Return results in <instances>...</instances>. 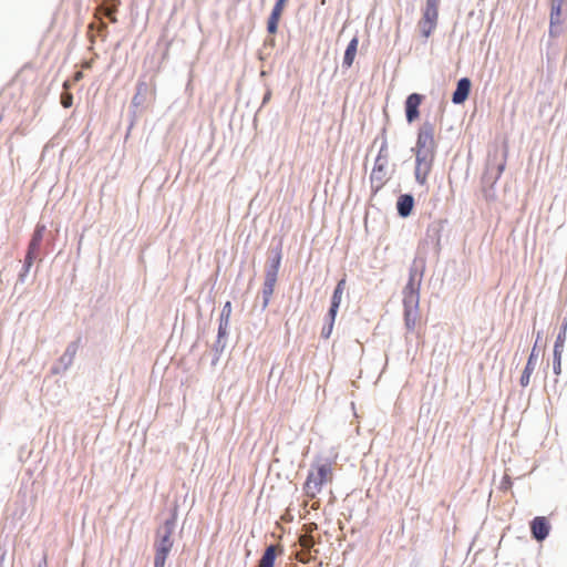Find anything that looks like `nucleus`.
Returning <instances> with one entry per match:
<instances>
[{"mask_svg": "<svg viewBox=\"0 0 567 567\" xmlns=\"http://www.w3.org/2000/svg\"><path fill=\"white\" fill-rule=\"evenodd\" d=\"M287 1L288 0H277L275 3L267 22V30L270 34H275L277 32Z\"/></svg>", "mask_w": 567, "mask_h": 567, "instance_id": "obj_13", "label": "nucleus"}, {"mask_svg": "<svg viewBox=\"0 0 567 567\" xmlns=\"http://www.w3.org/2000/svg\"><path fill=\"white\" fill-rule=\"evenodd\" d=\"M39 254H40V251L31 249V248H28L27 251H25V256H24V260H23V265L22 266L31 268L33 266V262H34V260H35V258L38 257Z\"/></svg>", "mask_w": 567, "mask_h": 567, "instance_id": "obj_30", "label": "nucleus"}, {"mask_svg": "<svg viewBox=\"0 0 567 567\" xmlns=\"http://www.w3.org/2000/svg\"><path fill=\"white\" fill-rule=\"evenodd\" d=\"M228 334L229 333H220V331H217V338L213 344V351H214V357L212 360L213 365H215L218 362L221 353L224 352L226 344H227Z\"/></svg>", "mask_w": 567, "mask_h": 567, "instance_id": "obj_17", "label": "nucleus"}, {"mask_svg": "<svg viewBox=\"0 0 567 567\" xmlns=\"http://www.w3.org/2000/svg\"><path fill=\"white\" fill-rule=\"evenodd\" d=\"M346 282H347V275L344 274L342 276V278H340L334 287L336 290L338 291H344V287H346Z\"/></svg>", "mask_w": 567, "mask_h": 567, "instance_id": "obj_40", "label": "nucleus"}, {"mask_svg": "<svg viewBox=\"0 0 567 567\" xmlns=\"http://www.w3.org/2000/svg\"><path fill=\"white\" fill-rule=\"evenodd\" d=\"M530 534L532 538L538 543L544 542L550 533L551 526L547 517L545 516H536L530 523Z\"/></svg>", "mask_w": 567, "mask_h": 567, "instance_id": "obj_10", "label": "nucleus"}, {"mask_svg": "<svg viewBox=\"0 0 567 567\" xmlns=\"http://www.w3.org/2000/svg\"><path fill=\"white\" fill-rule=\"evenodd\" d=\"M566 0H551V12H550V22L551 24L558 23L561 14L563 6Z\"/></svg>", "mask_w": 567, "mask_h": 567, "instance_id": "obj_26", "label": "nucleus"}, {"mask_svg": "<svg viewBox=\"0 0 567 567\" xmlns=\"http://www.w3.org/2000/svg\"><path fill=\"white\" fill-rule=\"evenodd\" d=\"M342 295H343V291H338V290L333 289L332 296L330 298V306L340 308Z\"/></svg>", "mask_w": 567, "mask_h": 567, "instance_id": "obj_34", "label": "nucleus"}, {"mask_svg": "<svg viewBox=\"0 0 567 567\" xmlns=\"http://www.w3.org/2000/svg\"><path fill=\"white\" fill-rule=\"evenodd\" d=\"M91 65H92V62H91V61L84 62V63L82 64V66H83V68H86V69H87V68H91Z\"/></svg>", "mask_w": 567, "mask_h": 567, "instance_id": "obj_45", "label": "nucleus"}, {"mask_svg": "<svg viewBox=\"0 0 567 567\" xmlns=\"http://www.w3.org/2000/svg\"><path fill=\"white\" fill-rule=\"evenodd\" d=\"M564 351L553 349L551 369L556 377L561 374V359Z\"/></svg>", "mask_w": 567, "mask_h": 567, "instance_id": "obj_28", "label": "nucleus"}, {"mask_svg": "<svg viewBox=\"0 0 567 567\" xmlns=\"http://www.w3.org/2000/svg\"><path fill=\"white\" fill-rule=\"evenodd\" d=\"M543 333H544L543 330H539L536 332V339H535L534 346L530 350V353L527 358V362H526L525 368L519 378V384L523 388H526L529 384L530 377L536 368V363L538 360V343L543 339Z\"/></svg>", "mask_w": 567, "mask_h": 567, "instance_id": "obj_7", "label": "nucleus"}, {"mask_svg": "<svg viewBox=\"0 0 567 567\" xmlns=\"http://www.w3.org/2000/svg\"><path fill=\"white\" fill-rule=\"evenodd\" d=\"M231 316V302L226 301L221 308L219 319H218V329L220 333H229V322Z\"/></svg>", "mask_w": 567, "mask_h": 567, "instance_id": "obj_16", "label": "nucleus"}, {"mask_svg": "<svg viewBox=\"0 0 567 567\" xmlns=\"http://www.w3.org/2000/svg\"><path fill=\"white\" fill-rule=\"evenodd\" d=\"M30 269L31 268H28V267H23L21 268L19 275H18V280L16 282V288L18 287L19 284H24L29 272H30Z\"/></svg>", "mask_w": 567, "mask_h": 567, "instance_id": "obj_36", "label": "nucleus"}, {"mask_svg": "<svg viewBox=\"0 0 567 567\" xmlns=\"http://www.w3.org/2000/svg\"><path fill=\"white\" fill-rule=\"evenodd\" d=\"M270 256L268 257L265 270V278L278 279V271L282 259L281 241L270 246Z\"/></svg>", "mask_w": 567, "mask_h": 567, "instance_id": "obj_8", "label": "nucleus"}, {"mask_svg": "<svg viewBox=\"0 0 567 567\" xmlns=\"http://www.w3.org/2000/svg\"><path fill=\"white\" fill-rule=\"evenodd\" d=\"M79 341L80 339L69 343L63 355L61 357V361L64 363V368H68L72 363L73 358L78 351Z\"/></svg>", "mask_w": 567, "mask_h": 567, "instance_id": "obj_25", "label": "nucleus"}, {"mask_svg": "<svg viewBox=\"0 0 567 567\" xmlns=\"http://www.w3.org/2000/svg\"><path fill=\"white\" fill-rule=\"evenodd\" d=\"M412 148L415 153V181L423 185L426 182L427 175L435 155L436 144H415Z\"/></svg>", "mask_w": 567, "mask_h": 567, "instance_id": "obj_4", "label": "nucleus"}, {"mask_svg": "<svg viewBox=\"0 0 567 567\" xmlns=\"http://www.w3.org/2000/svg\"><path fill=\"white\" fill-rule=\"evenodd\" d=\"M512 485H513V482H512L511 477H509V476H507V475H505V476L502 478V482H501V486H499V487H501L503 491H507V489H509V488L512 487Z\"/></svg>", "mask_w": 567, "mask_h": 567, "instance_id": "obj_39", "label": "nucleus"}, {"mask_svg": "<svg viewBox=\"0 0 567 567\" xmlns=\"http://www.w3.org/2000/svg\"><path fill=\"white\" fill-rule=\"evenodd\" d=\"M4 557H6V551H3V553L0 555V567H3Z\"/></svg>", "mask_w": 567, "mask_h": 567, "instance_id": "obj_42", "label": "nucleus"}, {"mask_svg": "<svg viewBox=\"0 0 567 567\" xmlns=\"http://www.w3.org/2000/svg\"><path fill=\"white\" fill-rule=\"evenodd\" d=\"M558 383H559V380H558V377H556L551 384H546L545 385V391L546 393L548 394V396H550L551 394L554 395H560L561 392L558 390Z\"/></svg>", "mask_w": 567, "mask_h": 567, "instance_id": "obj_32", "label": "nucleus"}, {"mask_svg": "<svg viewBox=\"0 0 567 567\" xmlns=\"http://www.w3.org/2000/svg\"><path fill=\"white\" fill-rule=\"evenodd\" d=\"M168 556L156 554L154 556V567H165V563Z\"/></svg>", "mask_w": 567, "mask_h": 567, "instance_id": "obj_38", "label": "nucleus"}, {"mask_svg": "<svg viewBox=\"0 0 567 567\" xmlns=\"http://www.w3.org/2000/svg\"><path fill=\"white\" fill-rule=\"evenodd\" d=\"M338 311L339 308L329 306V309L323 319L324 323L334 326Z\"/></svg>", "mask_w": 567, "mask_h": 567, "instance_id": "obj_31", "label": "nucleus"}, {"mask_svg": "<svg viewBox=\"0 0 567 567\" xmlns=\"http://www.w3.org/2000/svg\"><path fill=\"white\" fill-rule=\"evenodd\" d=\"M39 567H41V565H39Z\"/></svg>", "mask_w": 567, "mask_h": 567, "instance_id": "obj_46", "label": "nucleus"}, {"mask_svg": "<svg viewBox=\"0 0 567 567\" xmlns=\"http://www.w3.org/2000/svg\"><path fill=\"white\" fill-rule=\"evenodd\" d=\"M419 308L420 296L403 295V319L408 332H413L415 329Z\"/></svg>", "mask_w": 567, "mask_h": 567, "instance_id": "obj_6", "label": "nucleus"}, {"mask_svg": "<svg viewBox=\"0 0 567 567\" xmlns=\"http://www.w3.org/2000/svg\"><path fill=\"white\" fill-rule=\"evenodd\" d=\"M176 524L177 506H174L171 509L168 517H166L163 524L156 529L154 542V548L156 554H161L163 556L169 555L174 545L172 535L176 528Z\"/></svg>", "mask_w": 567, "mask_h": 567, "instance_id": "obj_1", "label": "nucleus"}, {"mask_svg": "<svg viewBox=\"0 0 567 567\" xmlns=\"http://www.w3.org/2000/svg\"><path fill=\"white\" fill-rule=\"evenodd\" d=\"M471 80L468 78H462L458 80L456 90L453 93L452 101L454 104H462L464 103L471 92Z\"/></svg>", "mask_w": 567, "mask_h": 567, "instance_id": "obj_15", "label": "nucleus"}, {"mask_svg": "<svg viewBox=\"0 0 567 567\" xmlns=\"http://www.w3.org/2000/svg\"><path fill=\"white\" fill-rule=\"evenodd\" d=\"M331 463L329 460L319 461L311 465L308 472L303 489L307 495L316 496L319 493L324 483L328 481V476L331 474Z\"/></svg>", "mask_w": 567, "mask_h": 567, "instance_id": "obj_3", "label": "nucleus"}, {"mask_svg": "<svg viewBox=\"0 0 567 567\" xmlns=\"http://www.w3.org/2000/svg\"><path fill=\"white\" fill-rule=\"evenodd\" d=\"M507 146H508V144H501L499 151H501L504 159L502 162L495 164L494 166H492L491 162L488 161L487 168L482 176V193H483L485 200H487V202H495L497 198L495 185H496L497 181L499 179L502 173L505 169V165H506L505 157L508 152Z\"/></svg>", "mask_w": 567, "mask_h": 567, "instance_id": "obj_2", "label": "nucleus"}, {"mask_svg": "<svg viewBox=\"0 0 567 567\" xmlns=\"http://www.w3.org/2000/svg\"><path fill=\"white\" fill-rule=\"evenodd\" d=\"M277 551L275 544H268L259 560L260 567H275Z\"/></svg>", "mask_w": 567, "mask_h": 567, "instance_id": "obj_19", "label": "nucleus"}, {"mask_svg": "<svg viewBox=\"0 0 567 567\" xmlns=\"http://www.w3.org/2000/svg\"><path fill=\"white\" fill-rule=\"evenodd\" d=\"M83 79V72L82 71H78L74 73L73 75V82H79Z\"/></svg>", "mask_w": 567, "mask_h": 567, "instance_id": "obj_41", "label": "nucleus"}, {"mask_svg": "<svg viewBox=\"0 0 567 567\" xmlns=\"http://www.w3.org/2000/svg\"><path fill=\"white\" fill-rule=\"evenodd\" d=\"M437 18H439L437 0H427L426 7L423 11V16L421 19L437 24Z\"/></svg>", "mask_w": 567, "mask_h": 567, "instance_id": "obj_22", "label": "nucleus"}, {"mask_svg": "<svg viewBox=\"0 0 567 567\" xmlns=\"http://www.w3.org/2000/svg\"><path fill=\"white\" fill-rule=\"evenodd\" d=\"M566 338H567V317L563 318V320L560 322L559 331L556 336V340L554 342L553 349L564 351Z\"/></svg>", "mask_w": 567, "mask_h": 567, "instance_id": "obj_24", "label": "nucleus"}, {"mask_svg": "<svg viewBox=\"0 0 567 567\" xmlns=\"http://www.w3.org/2000/svg\"><path fill=\"white\" fill-rule=\"evenodd\" d=\"M63 107L69 109L73 104V95L69 92H63L60 97Z\"/></svg>", "mask_w": 567, "mask_h": 567, "instance_id": "obj_35", "label": "nucleus"}, {"mask_svg": "<svg viewBox=\"0 0 567 567\" xmlns=\"http://www.w3.org/2000/svg\"><path fill=\"white\" fill-rule=\"evenodd\" d=\"M389 144H381V147L378 152V155L374 161V165L372 168L373 177H377V174H386V167L389 164Z\"/></svg>", "mask_w": 567, "mask_h": 567, "instance_id": "obj_14", "label": "nucleus"}, {"mask_svg": "<svg viewBox=\"0 0 567 567\" xmlns=\"http://www.w3.org/2000/svg\"><path fill=\"white\" fill-rule=\"evenodd\" d=\"M447 225L446 219H439L432 221L427 228L425 234V241L427 244H431L435 251L439 254L442 246H441V239H442V233Z\"/></svg>", "mask_w": 567, "mask_h": 567, "instance_id": "obj_9", "label": "nucleus"}, {"mask_svg": "<svg viewBox=\"0 0 567 567\" xmlns=\"http://www.w3.org/2000/svg\"><path fill=\"white\" fill-rule=\"evenodd\" d=\"M385 175L386 174H377V177H373V172H371L370 184L372 196H375L378 192L383 187Z\"/></svg>", "mask_w": 567, "mask_h": 567, "instance_id": "obj_27", "label": "nucleus"}, {"mask_svg": "<svg viewBox=\"0 0 567 567\" xmlns=\"http://www.w3.org/2000/svg\"><path fill=\"white\" fill-rule=\"evenodd\" d=\"M436 28V24L430 21L420 20L419 21V29L424 38H429L434 29Z\"/></svg>", "mask_w": 567, "mask_h": 567, "instance_id": "obj_29", "label": "nucleus"}, {"mask_svg": "<svg viewBox=\"0 0 567 567\" xmlns=\"http://www.w3.org/2000/svg\"><path fill=\"white\" fill-rule=\"evenodd\" d=\"M333 327L334 326H332V324H328V323L323 322V327H322L321 332H320L321 338L329 339L331 333H332V331H333Z\"/></svg>", "mask_w": 567, "mask_h": 567, "instance_id": "obj_37", "label": "nucleus"}, {"mask_svg": "<svg viewBox=\"0 0 567 567\" xmlns=\"http://www.w3.org/2000/svg\"><path fill=\"white\" fill-rule=\"evenodd\" d=\"M424 96L419 93L410 94L405 100V116L409 123L419 118V107L422 104Z\"/></svg>", "mask_w": 567, "mask_h": 567, "instance_id": "obj_11", "label": "nucleus"}, {"mask_svg": "<svg viewBox=\"0 0 567 567\" xmlns=\"http://www.w3.org/2000/svg\"><path fill=\"white\" fill-rule=\"evenodd\" d=\"M100 11L105 16L107 17L111 22H116V17H115V12H116V6H112V7H104L102 6L100 8Z\"/></svg>", "mask_w": 567, "mask_h": 567, "instance_id": "obj_33", "label": "nucleus"}, {"mask_svg": "<svg viewBox=\"0 0 567 567\" xmlns=\"http://www.w3.org/2000/svg\"><path fill=\"white\" fill-rule=\"evenodd\" d=\"M425 267V256L417 254L410 265L408 282L402 290L403 295L420 296V289L424 277Z\"/></svg>", "mask_w": 567, "mask_h": 567, "instance_id": "obj_5", "label": "nucleus"}, {"mask_svg": "<svg viewBox=\"0 0 567 567\" xmlns=\"http://www.w3.org/2000/svg\"><path fill=\"white\" fill-rule=\"evenodd\" d=\"M276 282H277L276 279L265 278L264 287H262L261 310H265L268 307L271 296L274 295Z\"/></svg>", "mask_w": 567, "mask_h": 567, "instance_id": "obj_23", "label": "nucleus"}, {"mask_svg": "<svg viewBox=\"0 0 567 567\" xmlns=\"http://www.w3.org/2000/svg\"><path fill=\"white\" fill-rule=\"evenodd\" d=\"M359 39L354 37L348 44L344 56H343V66L350 68L355 59L358 51Z\"/></svg>", "mask_w": 567, "mask_h": 567, "instance_id": "obj_21", "label": "nucleus"}, {"mask_svg": "<svg viewBox=\"0 0 567 567\" xmlns=\"http://www.w3.org/2000/svg\"><path fill=\"white\" fill-rule=\"evenodd\" d=\"M60 153H61V157H64L68 153V147H63Z\"/></svg>", "mask_w": 567, "mask_h": 567, "instance_id": "obj_44", "label": "nucleus"}, {"mask_svg": "<svg viewBox=\"0 0 567 567\" xmlns=\"http://www.w3.org/2000/svg\"><path fill=\"white\" fill-rule=\"evenodd\" d=\"M45 230H47L45 225L37 224L35 228L33 230V234L31 236V239L29 241L28 248H31V249L40 251L41 250V246H42V241H43V238H44Z\"/></svg>", "mask_w": 567, "mask_h": 567, "instance_id": "obj_18", "label": "nucleus"}, {"mask_svg": "<svg viewBox=\"0 0 567 567\" xmlns=\"http://www.w3.org/2000/svg\"><path fill=\"white\" fill-rule=\"evenodd\" d=\"M415 206V198L411 193L401 194L396 199V214L401 218H408L412 215Z\"/></svg>", "mask_w": 567, "mask_h": 567, "instance_id": "obj_12", "label": "nucleus"}, {"mask_svg": "<svg viewBox=\"0 0 567 567\" xmlns=\"http://www.w3.org/2000/svg\"><path fill=\"white\" fill-rule=\"evenodd\" d=\"M435 137V125L431 122L425 121L417 134V142H433Z\"/></svg>", "mask_w": 567, "mask_h": 567, "instance_id": "obj_20", "label": "nucleus"}, {"mask_svg": "<svg viewBox=\"0 0 567 567\" xmlns=\"http://www.w3.org/2000/svg\"><path fill=\"white\" fill-rule=\"evenodd\" d=\"M70 87H71L70 82H69V81H65V82L63 83V89L68 91Z\"/></svg>", "mask_w": 567, "mask_h": 567, "instance_id": "obj_43", "label": "nucleus"}]
</instances>
